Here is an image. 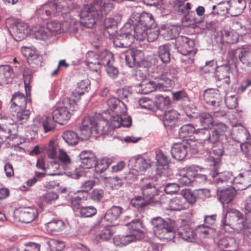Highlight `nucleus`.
Instances as JSON below:
<instances>
[{
	"instance_id": "nucleus-38",
	"label": "nucleus",
	"mask_w": 251,
	"mask_h": 251,
	"mask_svg": "<svg viewBox=\"0 0 251 251\" xmlns=\"http://www.w3.org/2000/svg\"><path fill=\"white\" fill-rule=\"evenodd\" d=\"M229 14L232 16H237L242 13L246 6L245 0H230Z\"/></svg>"
},
{
	"instance_id": "nucleus-44",
	"label": "nucleus",
	"mask_w": 251,
	"mask_h": 251,
	"mask_svg": "<svg viewBox=\"0 0 251 251\" xmlns=\"http://www.w3.org/2000/svg\"><path fill=\"white\" fill-rule=\"evenodd\" d=\"M13 76V71L10 66H0V85L8 83Z\"/></svg>"
},
{
	"instance_id": "nucleus-16",
	"label": "nucleus",
	"mask_w": 251,
	"mask_h": 251,
	"mask_svg": "<svg viewBox=\"0 0 251 251\" xmlns=\"http://www.w3.org/2000/svg\"><path fill=\"white\" fill-rule=\"evenodd\" d=\"M14 216H18L19 220L22 223L32 222L38 216L36 208L32 207H21L16 209L14 213Z\"/></svg>"
},
{
	"instance_id": "nucleus-12",
	"label": "nucleus",
	"mask_w": 251,
	"mask_h": 251,
	"mask_svg": "<svg viewBox=\"0 0 251 251\" xmlns=\"http://www.w3.org/2000/svg\"><path fill=\"white\" fill-rule=\"evenodd\" d=\"M220 157L217 156L212 157V159H211L210 162L207 164L208 165L214 167V171L210 173V176L213 178L218 177L216 179L217 183L226 182L232 184L233 178H232V174L231 172H224L219 174L217 172V169L220 163Z\"/></svg>"
},
{
	"instance_id": "nucleus-47",
	"label": "nucleus",
	"mask_w": 251,
	"mask_h": 251,
	"mask_svg": "<svg viewBox=\"0 0 251 251\" xmlns=\"http://www.w3.org/2000/svg\"><path fill=\"white\" fill-rule=\"evenodd\" d=\"M238 34L231 29H225L222 33L223 41L229 44L236 43L238 41Z\"/></svg>"
},
{
	"instance_id": "nucleus-61",
	"label": "nucleus",
	"mask_w": 251,
	"mask_h": 251,
	"mask_svg": "<svg viewBox=\"0 0 251 251\" xmlns=\"http://www.w3.org/2000/svg\"><path fill=\"white\" fill-rule=\"evenodd\" d=\"M230 3L228 1H223L218 3L217 4V11L216 12H212L211 14H216L221 15H224L226 13L229 14Z\"/></svg>"
},
{
	"instance_id": "nucleus-51",
	"label": "nucleus",
	"mask_w": 251,
	"mask_h": 251,
	"mask_svg": "<svg viewBox=\"0 0 251 251\" xmlns=\"http://www.w3.org/2000/svg\"><path fill=\"white\" fill-rule=\"evenodd\" d=\"M230 68L228 65H222L218 68L217 76L220 80H225L226 84L230 82Z\"/></svg>"
},
{
	"instance_id": "nucleus-64",
	"label": "nucleus",
	"mask_w": 251,
	"mask_h": 251,
	"mask_svg": "<svg viewBox=\"0 0 251 251\" xmlns=\"http://www.w3.org/2000/svg\"><path fill=\"white\" fill-rule=\"evenodd\" d=\"M58 152L57 157L64 167L68 166L71 163L70 157L63 149H59Z\"/></svg>"
},
{
	"instance_id": "nucleus-31",
	"label": "nucleus",
	"mask_w": 251,
	"mask_h": 251,
	"mask_svg": "<svg viewBox=\"0 0 251 251\" xmlns=\"http://www.w3.org/2000/svg\"><path fill=\"white\" fill-rule=\"evenodd\" d=\"M100 54L93 51H88L86 54L85 63L92 71L99 73L100 69Z\"/></svg>"
},
{
	"instance_id": "nucleus-40",
	"label": "nucleus",
	"mask_w": 251,
	"mask_h": 251,
	"mask_svg": "<svg viewBox=\"0 0 251 251\" xmlns=\"http://www.w3.org/2000/svg\"><path fill=\"white\" fill-rule=\"evenodd\" d=\"M32 33L36 39L46 40L51 36V34L47 29V26L38 25L31 28Z\"/></svg>"
},
{
	"instance_id": "nucleus-41",
	"label": "nucleus",
	"mask_w": 251,
	"mask_h": 251,
	"mask_svg": "<svg viewBox=\"0 0 251 251\" xmlns=\"http://www.w3.org/2000/svg\"><path fill=\"white\" fill-rule=\"evenodd\" d=\"M188 205L185 200L180 197H176L172 199L168 204V208L172 211H181L187 209Z\"/></svg>"
},
{
	"instance_id": "nucleus-4",
	"label": "nucleus",
	"mask_w": 251,
	"mask_h": 251,
	"mask_svg": "<svg viewBox=\"0 0 251 251\" xmlns=\"http://www.w3.org/2000/svg\"><path fill=\"white\" fill-rule=\"evenodd\" d=\"M203 99L207 103L213 106L212 109L216 116H224L226 112L223 109L221 102V97L219 91L217 89H208L203 92Z\"/></svg>"
},
{
	"instance_id": "nucleus-46",
	"label": "nucleus",
	"mask_w": 251,
	"mask_h": 251,
	"mask_svg": "<svg viewBox=\"0 0 251 251\" xmlns=\"http://www.w3.org/2000/svg\"><path fill=\"white\" fill-rule=\"evenodd\" d=\"M129 27L133 28V37L138 41H144L146 39L148 34V28L138 24L130 25Z\"/></svg>"
},
{
	"instance_id": "nucleus-50",
	"label": "nucleus",
	"mask_w": 251,
	"mask_h": 251,
	"mask_svg": "<svg viewBox=\"0 0 251 251\" xmlns=\"http://www.w3.org/2000/svg\"><path fill=\"white\" fill-rule=\"evenodd\" d=\"M62 138L69 146H75L78 143L79 138L77 134L73 131H67L62 134Z\"/></svg>"
},
{
	"instance_id": "nucleus-21",
	"label": "nucleus",
	"mask_w": 251,
	"mask_h": 251,
	"mask_svg": "<svg viewBox=\"0 0 251 251\" xmlns=\"http://www.w3.org/2000/svg\"><path fill=\"white\" fill-rule=\"evenodd\" d=\"M95 122L96 118L94 117H86L83 119L79 130L83 139H88L94 134Z\"/></svg>"
},
{
	"instance_id": "nucleus-57",
	"label": "nucleus",
	"mask_w": 251,
	"mask_h": 251,
	"mask_svg": "<svg viewBox=\"0 0 251 251\" xmlns=\"http://www.w3.org/2000/svg\"><path fill=\"white\" fill-rule=\"evenodd\" d=\"M45 148L49 158H56L57 157V144L54 140L50 141Z\"/></svg>"
},
{
	"instance_id": "nucleus-9",
	"label": "nucleus",
	"mask_w": 251,
	"mask_h": 251,
	"mask_svg": "<svg viewBox=\"0 0 251 251\" xmlns=\"http://www.w3.org/2000/svg\"><path fill=\"white\" fill-rule=\"evenodd\" d=\"M153 163L149 158H144L140 156L132 158L129 163L130 172L129 176L132 174L137 176L143 174L146 171L151 167Z\"/></svg>"
},
{
	"instance_id": "nucleus-59",
	"label": "nucleus",
	"mask_w": 251,
	"mask_h": 251,
	"mask_svg": "<svg viewBox=\"0 0 251 251\" xmlns=\"http://www.w3.org/2000/svg\"><path fill=\"white\" fill-rule=\"evenodd\" d=\"M195 131L196 129L192 124L184 125L179 129V136L182 139L191 136L195 133Z\"/></svg>"
},
{
	"instance_id": "nucleus-26",
	"label": "nucleus",
	"mask_w": 251,
	"mask_h": 251,
	"mask_svg": "<svg viewBox=\"0 0 251 251\" xmlns=\"http://www.w3.org/2000/svg\"><path fill=\"white\" fill-rule=\"evenodd\" d=\"M125 59L127 66L132 68L135 65L140 66L145 59L143 52L138 50L132 49L130 54L125 55Z\"/></svg>"
},
{
	"instance_id": "nucleus-1",
	"label": "nucleus",
	"mask_w": 251,
	"mask_h": 251,
	"mask_svg": "<svg viewBox=\"0 0 251 251\" xmlns=\"http://www.w3.org/2000/svg\"><path fill=\"white\" fill-rule=\"evenodd\" d=\"M196 134L201 138V142L204 146H207V148L213 149V153L215 156H221L223 154V143L226 140L227 137L231 135L227 126L223 123L217 124L210 134L206 128L196 129Z\"/></svg>"
},
{
	"instance_id": "nucleus-55",
	"label": "nucleus",
	"mask_w": 251,
	"mask_h": 251,
	"mask_svg": "<svg viewBox=\"0 0 251 251\" xmlns=\"http://www.w3.org/2000/svg\"><path fill=\"white\" fill-rule=\"evenodd\" d=\"M99 59L100 68L101 66L106 67L109 65L113 61V56L111 52L107 50H105L101 52L100 54Z\"/></svg>"
},
{
	"instance_id": "nucleus-28",
	"label": "nucleus",
	"mask_w": 251,
	"mask_h": 251,
	"mask_svg": "<svg viewBox=\"0 0 251 251\" xmlns=\"http://www.w3.org/2000/svg\"><path fill=\"white\" fill-rule=\"evenodd\" d=\"M23 55L27 59L28 64L33 68L39 65V55L35 49L24 47L21 49Z\"/></svg>"
},
{
	"instance_id": "nucleus-62",
	"label": "nucleus",
	"mask_w": 251,
	"mask_h": 251,
	"mask_svg": "<svg viewBox=\"0 0 251 251\" xmlns=\"http://www.w3.org/2000/svg\"><path fill=\"white\" fill-rule=\"evenodd\" d=\"M181 195L185 201L190 204H194L196 201L197 197L195 194V191L192 192L190 190L185 189L181 192Z\"/></svg>"
},
{
	"instance_id": "nucleus-49",
	"label": "nucleus",
	"mask_w": 251,
	"mask_h": 251,
	"mask_svg": "<svg viewBox=\"0 0 251 251\" xmlns=\"http://www.w3.org/2000/svg\"><path fill=\"white\" fill-rule=\"evenodd\" d=\"M16 110L17 111L16 113L17 120L16 121H15L12 119V120L14 121V124L17 126V124H23L24 123H25L29 118L30 115L29 111L26 109H25V108H16ZM2 116H3L2 115ZM6 116L7 117V116ZM7 117L9 118V117L7 116ZM16 127H17V126H16Z\"/></svg>"
},
{
	"instance_id": "nucleus-18",
	"label": "nucleus",
	"mask_w": 251,
	"mask_h": 251,
	"mask_svg": "<svg viewBox=\"0 0 251 251\" xmlns=\"http://www.w3.org/2000/svg\"><path fill=\"white\" fill-rule=\"evenodd\" d=\"M96 182L94 180H87L82 182L80 186V190L77 191L76 193L82 194V197L77 196L73 198L71 201L72 205L74 208H78L79 200H87L88 192L94 187Z\"/></svg>"
},
{
	"instance_id": "nucleus-60",
	"label": "nucleus",
	"mask_w": 251,
	"mask_h": 251,
	"mask_svg": "<svg viewBox=\"0 0 251 251\" xmlns=\"http://www.w3.org/2000/svg\"><path fill=\"white\" fill-rule=\"evenodd\" d=\"M105 179L106 186L112 189H117L123 184L122 180L118 177H105Z\"/></svg>"
},
{
	"instance_id": "nucleus-53",
	"label": "nucleus",
	"mask_w": 251,
	"mask_h": 251,
	"mask_svg": "<svg viewBox=\"0 0 251 251\" xmlns=\"http://www.w3.org/2000/svg\"><path fill=\"white\" fill-rule=\"evenodd\" d=\"M170 46L163 45L159 46L158 50V56L162 62L168 63L170 61Z\"/></svg>"
},
{
	"instance_id": "nucleus-17",
	"label": "nucleus",
	"mask_w": 251,
	"mask_h": 251,
	"mask_svg": "<svg viewBox=\"0 0 251 251\" xmlns=\"http://www.w3.org/2000/svg\"><path fill=\"white\" fill-rule=\"evenodd\" d=\"M66 99L64 101V106L56 108L52 114V117L55 119V122L60 125L64 124L70 119L72 114L68 109L74 110L76 107V105H75V108H71L70 105L69 104H66Z\"/></svg>"
},
{
	"instance_id": "nucleus-15",
	"label": "nucleus",
	"mask_w": 251,
	"mask_h": 251,
	"mask_svg": "<svg viewBox=\"0 0 251 251\" xmlns=\"http://www.w3.org/2000/svg\"><path fill=\"white\" fill-rule=\"evenodd\" d=\"M108 108L104 110L103 113L106 115H108L109 120L112 118V116H116L119 113H126L127 111L126 105L118 99L112 97L108 99L107 102Z\"/></svg>"
},
{
	"instance_id": "nucleus-45",
	"label": "nucleus",
	"mask_w": 251,
	"mask_h": 251,
	"mask_svg": "<svg viewBox=\"0 0 251 251\" xmlns=\"http://www.w3.org/2000/svg\"><path fill=\"white\" fill-rule=\"evenodd\" d=\"M123 212V208L119 206H113L106 212L103 220L105 222H111L117 219Z\"/></svg>"
},
{
	"instance_id": "nucleus-42",
	"label": "nucleus",
	"mask_w": 251,
	"mask_h": 251,
	"mask_svg": "<svg viewBox=\"0 0 251 251\" xmlns=\"http://www.w3.org/2000/svg\"><path fill=\"white\" fill-rule=\"evenodd\" d=\"M108 119L109 118L106 117V119H98L96 118V122L94 127V134L99 135L105 134L109 130L110 126L108 124Z\"/></svg>"
},
{
	"instance_id": "nucleus-35",
	"label": "nucleus",
	"mask_w": 251,
	"mask_h": 251,
	"mask_svg": "<svg viewBox=\"0 0 251 251\" xmlns=\"http://www.w3.org/2000/svg\"><path fill=\"white\" fill-rule=\"evenodd\" d=\"M179 113L175 109L165 111L163 116V123L165 126L172 127L177 121Z\"/></svg>"
},
{
	"instance_id": "nucleus-22",
	"label": "nucleus",
	"mask_w": 251,
	"mask_h": 251,
	"mask_svg": "<svg viewBox=\"0 0 251 251\" xmlns=\"http://www.w3.org/2000/svg\"><path fill=\"white\" fill-rule=\"evenodd\" d=\"M177 234L182 239L189 242H195L197 238L196 231L184 220H182V224L178 228Z\"/></svg>"
},
{
	"instance_id": "nucleus-5",
	"label": "nucleus",
	"mask_w": 251,
	"mask_h": 251,
	"mask_svg": "<svg viewBox=\"0 0 251 251\" xmlns=\"http://www.w3.org/2000/svg\"><path fill=\"white\" fill-rule=\"evenodd\" d=\"M176 46L181 54L190 56L187 60L189 64L194 62L193 57L196 53L197 49L195 48V42L193 40L185 36H179L176 40Z\"/></svg>"
},
{
	"instance_id": "nucleus-3",
	"label": "nucleus",
	"mask_w": 251,
	"mask_h": 251,
	"mask_svg": "<svg viewBox=\"0 0 251 251\" xmlns=\"http://www.w3.org/2000/svg\"><path fill=\"white\" fill-rule=\"evenodd\" d=\"M69 9L66 0H50L37 10L36 14L39 18L47 20L58 14L67 13Z\"/></svg>"
},
{
	"instance_id": "nucleus-56",
	"label": "nucleus",
	"mask_w": 251,
	"mask_h": 251,
	"mask_svg": "<svg viewBox=\"0 0 251 251\" xmlns=\"http://www.w3.org/2000/svg\"><path fill=\"white\" fill-rule=\"evenodd\" d=\"M201 126L204 128H210L213 126V119L212 116L207 113H202L200 119Z\"/></svg>"
},
{
	"instance_id": "nucleus-8",
	"label": "nucleus",
	"mask_w": 251,
	"mask_h": 251,
	"mask_svg": "<svg viewBox=\"0 0 251 251\" xmlns=\"http://www.w3.org/2000/svg\"><path fill=\"white\" fill-rule=\"evenodd\" d=\"M135 24H138L148 29L156 26L153 16L147 12H143L141 14L136 12L133 13L129 18L128 23L126 24V27Z\"/></svg>"
},
{
	"instance_id": "nucleus-37",
	"label": "nucleus",
	"mask_w": 251,
	"mask_h": 251,
	"mask_svg": "<svg viewBox=\"0 0 251 251\" xmlns=\"http://www.w3.org/2000/svg\"><path fill=\"white\" fill-rule=\"evenodd\" d=\"M142 238L135 233L125 235H117L114 237L113 243L117 246H126L136 240H140Z\"/></svg>"
},
{
	"instance_id": "nucleus-58",
	"label": "nucleus",
	"mask_w": 251,
	"mask_h": 251,
	"mask_svg": "<svg viewBox=\"0 0 251 251\" xmlns=\"http://www.w3.org/2000/svg\"><path fill=\"white\" fill-rule=\"evenodd\" d=\"M47 243L51 251H62L65 247V243L57 239H50Z\"/></svg>"
},
{
	"instance_id": "nucleus-27",
	"label": "nucleus",
	"mask_w": 251,
	"mask_h": 251,
	"mask_svg": "<svg viewBox=\"0 0 251 251\" xmlns=\"http://www.w3.org/2000/svg\"><path fill=\"white\" fill-rule=\"evenodd\" d=\"M155 180V177L143 179L145 184L143 186L141 190L144 198L151 199L155 195L158 194L157 189L155 187V184L154 183V181Z\"/></svg>"
},
{
	"instance_id": "nucleus-24",
	"label": "nucleus",
	"mask_w": 251,
	"mask_h": 251,
	"mask_svg": "<svg viewBox=\"0 0 251 251\" xmlns=\"http://www.w3.org/2000/svg\"><path fill=\"white\" fill-rule=\"evenodd\" d=\"M126 113H119L116 116H112L110 122L111 126L113 128H119L121 126L128 127L131 125V118L130 116H126Z\"/></svg>"
},
{
	"instance_id": "nucleus-33",
	"label": "nucleus",
	"mask_w": 251,
	"mask_h": 251,
	"mask_svg": "<svg viewBox=\"0 0 251 251\" xmlns=\"http://www.w3.org/2000/svg\"><path fill=\"white\" fill-rule=\"evenodd\" d=\"M187 152L186 146L184 144V142L173 144L171 149L172 157L177 160H181L184 159Z\"/></svg>"
},
{
	"instance_id": "nucleus-54",
	"label": "nucleus",
	"mask_w": 251,
	"mask_h": 251,
	"mask_svg": "<svg viewBox=\"0 0 251 251\" xmlns=\"http://www.w3.org/2000/svg\"><path fill=\"white\" fill-rule=\"evenodd\" d=\"M122 17L120 14H116L113 17L106 18L104 22V26L107 29H115L118 24L121 21Z\"/></svg>"
},
{
	"instance_id": "nucleus-43",
	"label": "nucleus",
	"mask_w": 251,
	"mask_h": 251,
	"mask_svg": "<svg viewBox=\"0 0 251 251\" xmlns=\"http://www.w3.org/2000/svg\"><path fill=\"white\" fill-rule=\"evenodd\" d=\"M197 237L200 239L214 237L216 235L215 230L209 226L202 225L198 226L196 230Z\"/></svg>"
},
{
	"instance_id": "nucleus-34",
	"label": "nucleus",
	"mask_w": 251,
	"mask_h": 251,
	"mask_svg": "<svg viewBox=\"0 0 251 251\" xmlns=\"http://www.w3.org/2000/svg\"><path fill=\"white\" fill-rule=\"evenodd\" d=\"M45 228L48 233L56 234L65 229V224L61 220L53 219L45 224Z\"/></svg>"
},
{
	"instance_id": "nucleus-29",
	"label": "nucleus",
	"mask_w": 251,
	"mask_h": 251,
	"mask_svg": "<svg viewBox=\"0 0 251 251\" xmlns=\"http://www.w3.org/2000/svg\"><path fill=\"white\" fill-rule=\"evenodd\" d=\"M232 182L233 186L231 188L235 190H245L251 185V179L246 175L243 174H240L234 177Z\"/></svg>"
},
{
	"instance_id": "nucleus-20",
	"label": "nucleus",
	"mask_w": 251,
	"mask_h": 251,
	"mask_svg": "<svg viewBox=\"0 0 251 251\" xmlns=\"http://www.w3.org/2000/svg\"><path fill=\"white\" fill-rule=\"evenodd\" d=\"M96 161V156L91 151H82L79 155L78 163L80 168L84 169L93 168Z\"/></svg>"
},
{
	"instance_id": "nucleus-11",
	"label": "nucleus",
	"mask_w": 251,
	"mask_h": 251,
	"mask_svg": "<svg viewBox=\"0 0 251 251\" xmlns=\"http://www.w3.org/2000/svg\"><path fill=\"white\" fill-rule=\"evenodd\" d=\"M90 87V81L86 79L77 83L75 89L72 92L69 98L66 99V104H69L71 108H75L80 97L85 93L88 92Z\"/></svg>"
},
{
	"instance_id": "nucleus-36",
	"label": "nucleus",
	"mask_w": 251,
	"mask_h": 251,
	"mask_svg": "<svg viewBox=\"0 0 251 251\" xmlns=\"http://www.w3.org/2000/svg\"><path fill=\"white\" fill-rule=\"evenodd\" d=\"M113 159L109 157H102L98 159L96 157V163L94 165V175L100 174L105 172L113 163Z\"/></svg>"
},
{
	"instance_id": "nucleus-63",
	"label": "nucleus",
	"mask_w": 251,
	"mask_h": 251,
	"mask_svg": "<svg viewBox=\"0 0 251 251\" xmlns=\"http://www.w3.org/2000/svg\"><path fill=\"white\" fill-rule=\"evenodd\" d=\"M115 227L114 226H106L100 233V238L103 240H108L115 233Z\"/></svg>"
},
{
	"instance_id": "nucleus-52",
	"label": "nucleus",
	"mask_w": 251,
	"mask_h": 251,
	"mask_svg": "<svg viewBox=\"0 0 251 251\" xmlns=\"http://www.w3.org/2000/svg\"><path fill=\"white\" fill-rule=\"evenodd\" d=\"M11 102H12V107L13 106L17 107V108H25L26 105V100L24 95L20 93H16L13 95Z\"/></svg>"
},
{
	"instance_id": "nucleus-23",
	"label": "nucleus",
	"mask_w": 251,
	"mask_h": 251,
	"mask_svg": "<svg viewBox=\"0 0 251 251\" xmlns=\"http://www.w3.org/2000/svg\"><path fill=\"white\" fill-rule=\"evenodd\" d=\"M155 81H151L149 79H144L137 86V92L141 94L147 95L153 92L158 89L159 85L158 84L159 80L156 77Z\"/></svg>"
},
{
	"instance_id": "nucleus-48",
	"label": "nucleus",
	"mask_w": 251,
	"mask_h": 251,
	"mask_svg": "<svg viewBox=\"0 0 251 251\" xmlns=\"http://www.w3.org/2000/svg\"><path fill=\"white\" fill-rule=\"evenodd\" d=\"M126 225L128 228L133 232V233L136 234L137 236H140L142 238L144 237V234L141 230L142 225L140 219L133 220Z\"/></svg>"
},
{
	"instance_id": "nucleus-32",
	"label": "nucleus",
	"mask_w": 251,
	"mask_h": 251,
	"mask_svg": "<svg viewBox=\"0 0 251 251\" xmlns=\"http://www.w3.org/2000/svg\"><path fill=\"white\" fill-rule=\"evenodd\" d=\"M229 217L232 218L233 220H236L238 224H241V226H240V228H251V221L246 220V218H243L242 215L237 210H228L225 215V218L226 219Z\"/></svg>"
},
{
	"instance_id": "nucleus-13",
	"label": "nucleus",
	"mask_w": 251,
	"mask_h": 251,
	"mask_svg": "<svg viewBox=\"0 0 251 251\" xmlns=\"http://www.w3.org/2000/svg\"><path fill=\"white\" fill-rule=\"evenodd\" d=\"M73 24H70L68 21H65L62 24L56 21H51L47 24V29L51 34V36L56 34L69 31L71 32H75L76 28L75 26V22L74 20L72 22Z\"/></svg>"
},
{
	"instance_id": "nucleus-6",
	"label": "nucleus",
	"mask_w": 251,
	"mask_h": 251,
	"mask_svg": "<svg viewBox=\"0 0 251 251\" xmlns=\"http://www.w3.org/2000/svg\"><path fill=\"white\" fill-rule=\"evenodd\" d=\"M177 71L173 67L166 68L163 73L159 77H157L159 82V90L166 91L169 88H173L177 80Z\"/></svg>"
},
{
	"instance_id": "nucleus-10",
	"label": "nucleus",
	"mask_w": 251,
	"mask_h": 251,
	"mask_svg": "<svg viewBox=\"0 0 251 251\" xmlns=\"http://www.w3.org/2000/svg\"><path fill=\"white\" fill-rule=\"evenodd\" d=\"M186 146L187 150L190 151L192 153H199L203 155L202 157L205 162L208 164L212 159V152L209 151L210 148H207V146H204L202 142L198 143L191 139H187L186 142H184Z\"/></svg>"
},
{
	"instance_id": "nucleus-39",
	"label": "nucleus",
	"mask_w": 251,
	"mask_h": 251,
	"mask_svg": "<svg viewBox=\"0 0 251 251\" xmlns=\"http://www.w3.org/2000/svg\"><path fill=\"white\" fill-rule=\"evenodd\" d=\"M179 28L174 25L162 27L160 29V34L166 40L173 39L178 35Z\"/></svg>"
},
{
	"instance_id": "nucleus-25",
	"label": "nucleus",
	"mask_w": 251,
	"mask_h": 251,
	"mask_svg": "<svg viewBox=\"0 0 251 251\" xmlns=\"http://www.w3.org/2000/svg\"><path fill=\"white\" fill-rule=\"evenodd\" d=\"M236 194V190L231 187L226 189L218 188L217 190V195L218 200L225 207L226 204H230Z\"/></svg>"
},
{
	"instance_id": "nucleus-2",
	"label": "nucleus",
	"mask_w": 251,
	"mask_h": 251,
	"mask_svg": "<svg viewBox=\"0 0 251 251\" xmlns=\"http://www.w3.org/2000/svg\"><path fill=\"white\" fill-rule=\"evenodd\" d=\"M155 236L162 241L173 240L176 235L177 228L176 223L170 219H164L160 217L153 218L151 220Z\"/></svg>"
},
{
	"instance_id": "nucleus-30",
	"label": "nucleus",
	"mask_w": 251,
	"mask_h": 251,
	"mask_svg": "<svg viewBox=\"0 0 251 251\" xmlns=\"http://www.w3.org/2000/svg\"><path fill=\"white\" fill-rule=\"evenodd\" d=\"M155 159L157 173L162 175L164 174V171L167 168L170 159L167 155L161 151H156Z\"/></svg>"
},
{
	"instance_id": "nucleus-7",
	"label": "nucleus",
	"mask_w": 251,
	"mask_h": 251,
	"mask_svg": "<svg viewBox=\"0 0 251 251\" xmlns=\"http://www.w3.org/2000/svg\"><path fill=\"white\" fill-rule=\"evenodd\" d=\"M129 27H126V25L120 31L117 33L108 31L110 36L113 38V44L115 47L127 48L131 46L134 41L132 34L126 31V29Z\"/></svg>"
},
{
	"instance_id": "nucleus-19",
	"label": "nucleus",
	"mask_w": 251,
	"mask_h": 251,
	"mask_svg": "<svg viewBox=\"0 0 251 251\" xmlns=\"http://www.w3.org/2000/svg\"><path fill=\"white\" fill-rule=\"evenodd\" d=\"M194 166L185 167L181 169L176 175L179 186L189 185L193 180Z\"/></svg>"
},
{
	"instance_id": "nucleus-14",
	"label": "nucleus",
	"mask_w": 251,
	"mask_h": 251,
	"mask_svg": "<svg viewBox=\"0 0 251 251\" xmlns=\"http://www.w3.org/2000/svg\"><path fill=\"white\" fill-rule=\"evenodd\" d=\"M31 28L25 23L17 21L9 30L15 40L20 41L31 34Z\"/></svg>"
}]
</instances>
